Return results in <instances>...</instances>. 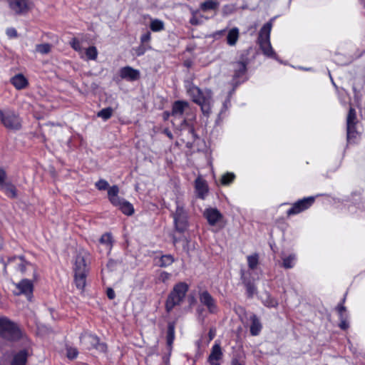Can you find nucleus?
<instances>
[{"label": "nucleus", "mask_w": 365, "mask_h": 365, "mask_svg": "<svg viewBox=\"0 0 365 365\" xmlns=\"http://www.w3.org/2000/svg\"><path fill=\"white\" fill-rule=\"evenodd\" d=\"M113 112V108L110 107H108V108L101 110L98 113L97 115L98 117L103 118L104 120H107L112 116Z\"/></svg>", "instance_id": "obj_40"}, {"label": "nucleus", "mask_w": 365, "mask_h": 365, "mask_svg": "<svg viewBox=\"0 0 365 365\" xmlns=\"http://www.w3.org/2000/svg\"><path fill=\"white\" fill-rule=\"evenodd\" d=\"M176 208L171 215L173 218L174 227L180 233L185 232L189 227L188 212L185 209V203L180 197L175 200Z\"/></svg>", "instance_id": "obj_4"}, {"label": "nucleus", "mask_w": 365, "mask_h": 365, "mask_svg": "<svg viewBox=\"0 0 365 365\" xmlns=\"http://www.w3.org/2000/svg\"><path fill=\"white\" fill-rule=\"evenodd\" d=\"M189 22L192 26L202 24L203 23V16L199 14L195 16H191Z\"/></svg>", "instance_id": "obj_44"}, {"label": "nucleus", "mask_w": 365, "mask_h": 365, "mask_svg": "<svg viewBox=\"0 0 365 365\" xmlns=\"http://www.w3.org/2000/svg\"><path fill=\"white\" fill-rule=\"evenodd\" d=\"M230 365H242L237 359H232Z\"/></svg>", "instance_id": "obj_57"}, {"label": "nucleus", "mask_w": 365, "mask_h": 365, "mask_svg": "<svg viewBox=\"0 0 365 365\" xmlns=\"http://www.w3.org/2000/svg\"><path fill=\"white\" fill-rule=\"evenodd\" d=\"M9 9L18 16L26 15L34 7L33 0H8Z\"/></svg>", "instance_id": "obj_9"}, {"label": "nucleus", "mask_w": 365, "mask_h": 365, "mask_svg": "<svg viewBox=\"0 0 365 365\" xmlns=\"http://www.w3.org/2000/svg\"><path fill=\"white\" fill-rule=\"evenodd\" d=\"M188 289L189 285L186 282H181L175 284L165 302V310L168 313L171 312L175 307L181 304Z\"/></svg>", "instance_id": "obj_5"}, {"label": "nucleus", "mask_w": 365, "mask_h": 365, "mask_svg": "<svg viewBox=\"0 0 365 365\" xmlns=\"http://www.w3.org/2000/svg\"><path fill=\"white\" fill-rule=\"evenodd\" d=\"M356 110L353 108H350L346 118V126L347 125H356Z\"/></svg>", "instance_id": "obj_37"}, {"label": "nucleus", "mask_w": 365, "mask_h": 365, "mask_svg": "<svg viewBox=\"0 0 365 365\" xmlns=\"http://www.w3.org/2000/svg\"><path fill=\"white\" fill-rule=\"evenodd\" d=\"M0 122L9 130H18L21 128L20 117L12 110H0Z\"/></svg>", "instance_id": "obj_8"}, {"label": "nucleus", "mask_w": 365, "mask_h": 365, "mask_svg": "<svg viewBox=\"0 0 365 365\" xmlns=\"http://www.w3.org/2000/svg\"><path fill=\"white\" fill-rule=\"evenodd\" d=\"M6 34L10 38H16L18 36L16 30L13 27L8 28L6 31Z\"/></svg>", "instance_id": "obj_48"}, {"label": "nucleus", "mask_w": 365, "mask_h": 365, "mask_svg": "<svg viewBox=\"0 0 365 365\" xmlns=\"http://www.w3.org/2000/svg\"><path fill=\"white\" fill-rule=\"evenodd\" d=\"M29 352L26 349H22L13 356L10 365H26Z\"/></svg>", "instance_id": "obj_21"}, {"label": "nucleus", "mask_w": 365, "mask_h": 365, "mask_svg": "<svg viewBox=\"0 0 365 365\" xmlns=\"http://www.w3.org/2000/svg\"><path fill=\"white\" fill-rule=\"evenodd\" d=\"M223 352L220 343L215 341L211 349L207 361L210 365H220V360L222 359Z\"/></svg>", "instance_id": "obj_18"}, {"label": "nucleus", "mask_w": 365, "mask_h": 365, "mask_svg": "<svg viewBox=\"0 0 365 365\" xmlns=\"http://www.w3.org/2000/svg\"><path fill=\"white\" fill-rule=\"evenodd\" d=\"M220 2L215 0H207L200 5V9L203 12L215 11L218 9Z\"/></svg>", "instance_id": "obj_27"}, {"label": "nucleus", "mask_w": 365, "mask_h": 365, "mask_svg": "<svg viewBox=\"0 0 365 365\" xmlns=\"http://www.w3.org/2000/svg\"><path fill=\"white\" fill-rule=\"evenodd\" d=\"M86 56L88 60H96L98 56V50L96 46H91L86 49Z\"/></svg>", "instance_id": "obj_38"}, {"label": "nucleus", "mask_w": 365, "mask_h": 365, "mask_svg": "<svg viewBox=\"0 0 365 365\" xmlns=\"http://www.w3.org/2000/svg\"><path fill=\"white\" fill-rule=\"evenodd\" d=\"M51 46L49 43L37 44L36 51L41 54H47L51 51Z\"/></svg>", "instance_id": "obj_41"}, {"label": "nucleus", "mask_w": 365, "mask_h": 365, "mask_svg": "<svg viewBox=\"0 0 365 365\" xmlns=\"http://www.w3.org/2000/svg\"><path fill=\"white\" fill-rule=\"evenodd\" d=\"M315 200V197L310 196L304 197L295 202L291 208L287 211L288 216L297 215L310 207Z\"/></svg>", "instance_id": "obj_10"}, {"label": "nucleus", "mask_w": 365, "mask_h": 365, "mask_svg": "<svg viewBox=\"0 0 365 365\" xmlns=\"http://www.w3.org/2000/svg\"><path fill=\"white\" fill-rule=\"evenodd\" d=\"M175 259L173 255H162L159 259V266L161 267H165L174 262Z\"/></svg>", "instance_id": "obj_33"}, {"label": "nucleus", "mask_w": 365, "mask_h": 365, "mask_svg": "<svg viewBox=\"0 0 365 365\" xmlns=\"http://www.w3.org/2000/svg\"><path fill=\"white\" fill-rule=\"evenodd\" d=\"M251 325L250 327V334L252 336H257L259 334L262 325L259 319L255 315L250 316Z\"/></svg>", "instance_id": "obj_23"}, {"label": "nucleus", "mask_w": 365, "mask_h": 365, "mask_svg": "<svg viewBox=\"0 0 365 365\" xmlns=\"http://www.w3.org/2000/svg\"><path fill=\"white\" fill-rule=\"evenodd\" d=\"M7 197L14 199L17 197V190L14 185L10 182H6L5 184L0 187Z\"/></svg>", "instance_id": "obj_25"}, {"label": "nucleus", "mask_w": 365, "mask_h": 365, "mask_svg": "<svg viewBox=\"0 0 365 365\" xmlns=\"http://www.w3.org/2000/svg\"><path fill=\"white\" fill-rule=\"evenodd\" d=\"M151 38V34L150 32L147 31L145 34H143L140 37V41L142 44H144L147 42H148Z\"/></svg>", "instance_id": "obj_49"}, {"label": "nucleus", "mask_w": 365, "mask_h": 365, "mask_svg": "<svg viewBox=\"0 0 365 365\" xmlns=\"http://www.w3.org/2000/svg\"><path fill=\"white\" fill-rule=\"evenodd\" d=\"M199 300L202 304L205 306L210 313H215L218 310L216 300L207 291L204 290L199 293Z\"/></svg>", "instance_id": "obj_13"}, {"label": "nucleus", "mask_w": 365, "mask_h": 365, "mask_svg": "<svg viewBox=\"0 0 365 365\" xmlns=\"http://www.w3.org/2000/svg\"><path fill=\"white\" fill-rule=\"evenodd\" d=\"M180 128L181 130H187L192 140H195L197 138L192 123L187 121L186 119H183L181 121Z\"/></svg>", "instance_id": "obj_28"}, {"label": "nucleus", "mask_w": 365, "mask_h": 365, "mask_svg": "<svg viewBox=\"0 0 365 365\" xmlns=\"http://www.w3.org/2000/svg\"><path fill=\"white\" fill-rule=\"evenodd\" d=\"M106 294L108 299H113L115 297V294L112 288H108L106 290Z\"/></svg>", "instance_id": "obj_51"}, {"label": "nucleus", "mask_w": 365, "mask_h": 365, "mask_svg": "<svg viewBox=\"0 0 365 365\" xmlns=\"http://www.w3.org/2000/svg\"><path fill=\"white\" fill-rule=\"evenodd\" d=\"M173 241L174 245H175L178 242V239L175 237H173Z\"/></svg>", "instance_id": "obj_58"}, {"label": "nucleus", "mask_w": 365, "mask_h": 365, "mask_svg": "<svg viewBox=\"0 0 365 365\" xmlns=\"http://www.w3.org/2000/svg\"><path fill=\"white\" fill-rule=\"evenodd\" d=\"M16 287L19 289L17 294H24L31 301L34 291V284L31 280L24 279L17 283Z\"/></svg>", "instance_id": "obj_14"}, {"label": "nucleus", "mask_w": 365, "mask_h": 365, "mask_svg": "<svg viewBox=\"0 0 365 365\" xmlns=\"http://www.w3.org/2000/svg\"><path fill=\"white\" fill-rule=\"evenodd\" d=\"M148 48H150V47L141 43V45L135 48L136 56H143Z\"/></svg>", "instance_id": "obj_45"}, {"label": "nucleus", "mask_w": 365, "mask_h": 365, "mask_svg": "<svg viewBox=\"0 0 365 365\" xmlns=\"http://www.w3.org/2000/svg\"><path fill=\"white\" fill-rule=\"evenodd\" d=\"M71 46L76 51L81 50V43L76 38H73L71 41Z\"/></svg>", "instance_id": "obj_46"}, {"label": "nucleus", "mask_w": 365, "mask_h": 365, "mask_svg": "<svg viewBox=\"0 0 365 365\" xmlns=\"http://www.w3.org/2000/svg\"><path fill=\"white\" fill-rule=\"evenodd\" d=\"M235 179V175L233 173H226L223 174L220 179V183L222 185L227 186L230 185Z\"/></svg>", "instance_id": "obj_32"}, {"label": "nucleus", "mask_w": 365, "mask_h": 365, "mask_svg": "<svg viewBox=\"0 0 365 365\" xmlns=\"http://www.w3.org/2000/svg\"><path fill=\"white\" fill-rule=\"evenodd\" d=\"M266 306L269 307H276L277 306V302L274 299H271L269 302H267L266 304Z\"/></svg>", "instance_id": "obj_52"}, {"label": "nucleus", "mask_w": 365, "mask_h": 365, "mask_svg": "<svg viewBox=\"0 0 365 365\" xmlns=\"http://www.w3.org/2000/svg\"><path fill=\"white\" fill-rule=\"evenodd\" d=\"M96 187L99 190H109L110 187H109L108 182L103 179H101L98 181H97L95 184Z\"/></svg>", "instance_id": "obj_43"}, {"label": "nucleus", "mask_w": 365, "mask_h": 365, "mask_svg": "<svg viewBox=\"0 0 365 365\" xmlns=\"http://www.w3.org/2000/svg\"><path fill=\"white\" fill-rule=\"evenodd\" d=\"M247 259L249 268L251 269H255L257 267L259 262L258 255L255 253L254 255H249L247 256Z\"/></svg>", "instance_id": "obj_39"}, {"label": "nucleus", "mask_w": 365, "mask_h": 365, "mask_svg": "<svg viewBox=\"0 0 365 365\" xmlns=\"http://www.w3.org/2000/svg\"><path fill=\"white\" fill-rule=\"evenodd\" d=\"M203 216L211 226H215L223 217L222 213L214 207L206 208L203 212Z\"/></svg>", "instance_id": "obj_17"}, {"label": "nucleus", "mask_w": 365, "mask_h": 365, "mask_svg": "<svg viewBox=\"0 0 365 365\" xmlns=\"http://www.w3.org/2000/svg\"><path fill=\"white\" fill-rule=\"evenodd\" d=\"M355 126L356 125L346 126L347 140L349 143H356L359 138V133L356 131Z\"/></svg>", "instance_id": "obj_30"}, {"label": "nucleus", "mask_w": 365, "mask_h": 365, "mask_svg": "<svg viewBox=\"0 0 365 365\" xmlns=\"http://www.w3.org/2000/svg\"><path fill=\"white\" fill-rule=\"evenodd\" d=\"M11 83L17 90H21L27 86L28 81L23 74L19 73L11 78Z\"/></svg>", "instance_id": "obj_22"}, {"label": "nucleus", "mask_w": 365, "mask_h": 365, "mask_svg": "<svg viewBox=\"0 0 365 365\" xmlns=\"http://www.w3.org/2000/svg\"><path fill=\"white\" fill-rule=\"evenodd\" d=\"M100 242L105 245L110 250L113 247V237L110 232L103 234L100 238Z\"/></svg>", "instance_id": "obj_35"}, {"label": "nucleus", "mask_w": 365, "mask_h": 365, "mask_svg": "<svg viewBox=\"0 0 365 365\" xmlns=\"http://www.w3.org/2000/svg\"><path fill=\"white\" fill-rule=\"evenodd\" d=\"M150 28L153 32H158L164 29V23L163 21L155 19L150 21Z\"/></svg>", "instance_id": "obj_34"}, {"label": "nucleus", "mask_w": 365, "mask_h": 365, "mask_svg": "<svg viewBox=\"0 0 365 365\" xmlns=\"http://www.w3.org/2000/svg\"><path fill=\"white\" fill-rule=\"evenodd\" d=\"M6 178V171L3 168H0V187L6 182L5 181Z\"/></svg>", "instance_id": "obj_50"}, {"label": "nucleus", "mask_w": 365, "mask_h": 365, "mask_svg": "<svg viewBox=\"0 0 365 365\" xmlns=\"http://www.w3.org/2000/svg\"><path fill=\"white\" fill-rule=\"evenodd\" d=\"M16 258L19 259V263L17 264L16 269L21 273H24L27 266H32V264L25 259V257L22 255L16 257Z\"/></svg>", "instance_id": "obj_36"}, {"label": "nucleus", "mask_w": 365, "mask_h": 365, "mask_svg": "<svg viewBox=\"0 0 365 365\" xmlns=\"http://www.w3.org/2000/svg\"><path fill=\"white\" fill-rule=\"evenodd\" d=\"M87 253L80 252L75 258L73 266L74 282L78 289L83 290L86 284V277L88 267L86 263Z\"/></svg>", "instance_id": "obj_2"}, {"label": "nucleus", "mask_w": 365, "mask_h": 365, "mask_svg": "<svg viewBox=\"0 0 365 365\" xmlns=\"http://www.w3.org/2000/svg\"><path fill=\"white\" fill-rule=\"evenodd\" d=\"M81 343L85 346L87 349H100L103 351L105 349V344H100L99 339L97 336L88 333L82 334L80 336Z\"/></svg>", "instance_id": "obj_11"}, {"label": "nucleus", "mask_w": 365, "mask_h": 365, "mask_svg": "<svg viewBox=\"0 0 365 365\" xmlns=\"http://www.w3.org/2000/svg\"><path fill=\"white\" fill-rule=\"evenodd\" d=\"M337 309L340 319V323L339 326L341 329L346 330L349 327L348 322V315L346 313V308L343 305H339Z\"/></svg>", "instance_id": "obj_24"}, {"label": "nucleus", "mask_w": 365, "mask_h": 365, "mask_svg": "<svg viewBox=\"0 0 365 365\" xmlns=\"http://www.w3.org/2000/svg\"><path fill=\"white\" fill-rule=\"evenodd\" d=\"M273 21L274 19H270L261 28L259 32L258 43L264 56L282 63V61L278 59L277 55L272 48L270 43V33L272 28Z\"/></svg>", "instance_id": "obj_3"}, {"label": "nucleus", "mask_w": 365, "mask_h": 365, "mask_svg": "<svg viewBox=\"0 0 365 365\" xmlns=\"http://www.w3.org/2000/svg\"><path fill=\"white\" fill-rule=\"evenodd\" d=\"M119 188L117 185L111 186L108 191V197L110 203L118 207L125 215L130 216L134 213L133 205L126 200L118 196Z\"/></svg>", "instance_id": "obj_6"}, {"label": "nucleus", "mask_w": 365, "mask_h": 365, "mask_svg": "<svg viewBox=\"0 0 365 365\" xmlns=\"http://www.w3.org/2000/svg\"><path fill=\"white\" fill-rule=\"evenodd\" d=\"M195 191L197 197L201 200H204L209 192L207 181L200 176L195 180Z\"/></svg>", "instance_id": "obj_16"}, {"label": "nucleus", "mask_w": 365, "mask_h": 365, "mask_svg": "<svg viewBox=\"0 0 365 365\" xmlns=\"http://www.w3.org/2000/svg\"><path fill=\"white\" fill-rule=\"evenodd\" d=\"M361 2L364 1V0H360Z\"/></svg>", "instance_id": "obj_60"}, {"label": "nucleus", "mask_w": 365, "mask_h": 365, "mask_svg": "<svg viewBox=\"0 0 365 365\" xmlns=\"http://www.w3.org/2000/svg\"><path fill=\"white\" fill-rule=\"evenodd\" d=\"M226 32V29H222V30H220V31H217L214 34V36H216L217 35L218 36H222L224 35V34Z\"/></svg>", "instance_id": "obj_55"}, {"label": "nucleus", "mask_w": 365, "mask_h": 365, "mask_svg": "<svg viewBox=\"0 0 365 365\" xmlns=\"http://www.w3.org/2000/svg\"><path fill=\"white\" fill-rule=\"evenodd\" d=\"M120 77L127 81H135L140 77V71L127 66L119 70Z\"/></svg>", "instance_id": "obj_15"}, {"label": "nucleus", "mask_w": 365, "mask_h": 365, "mask_svg": "<svg viewBox=\"0 0 365 365\" xmlns=\"http://www.w3.org/2000/svg\"><path fill=\"white\" fill-rule=\"evenodd\" d=\"M189 108V103L185 101H176L173 103L171 115L175 118H180Z\"/></svg>", "instance_id": "obj_19"}, {"label": "nucleus", "mask_w": 365, "mask_h": 365, "mask_svg": "<svg viewBox=\"0 0 365 365\" xmlns=\"http://www.w3.org/2000/svg\"><path fill=\"white\" fill-rule=\"evenodd\" d=\"M297 256L295 254H290L289 255L282 258V267L285 269L293 268L296 264Z\"/></svg>", "instance_id": "obj_31"}, {"label": "nucleus", "mask_w": 365, "mask_h": 365, "mask_svg": "<svg viewBox=\"0 0 365 365\" xmlns=\"http://www.w3.org/2000/svg\"><path fill=\"white\" fill-rule=\"evenodd\" d=\"M234 74L232 84L235 86L243 82L247 72V63L243 61H237L232 64Z\"/></svg>", "instance_id": "obj_12"}, {"label": "nucleus", "mask_w": 365, "mask_h": 365, "mask_svg": "<svg viewBox=\"0 0 365 365\" xmlns=\"http://www.w3.org/2000/svg\"><path fill=\"white\" fill-rule=\"evenodd\" d=\"M329 76H330V78H331V80L332 84H333L335 87H336V86L335 83L334 82V81H333V79H332L331 76V74H330V73H329Z\"/></svg>", "instance_id": "obj_59"}, {"label": "nucleus", "mask_w": 365, "mask_h": 365, "mask_svg": "<svg viewBox=\"0 0 365 365\" xmlns=\"http://www.w3.org/2000/svg\"><path fill=\"white\" fill-rule=\"evenodd\" d=\"M175 322H169L168 323L166 339H167V344L170 349H171L172 345L174 341V339H175Z\"/></svg>", "instance_id": "obj_29"}, {"label": "nucleus", "mask_w": 365, "mask_h": 365, "mask_svg": "<svg viewBox=\"0 0 365 365\" xmlns=\"http://www.w3.org/2000/svg\"><path fill=\"white\" fill-rule=\"evenodd\" d=\"M78 351L76 348L68 346L66 348V356L69 359H74L78 356Z\"/></svg>", "instance_id": "obj_42"}, {"label": "nucleus", "mask_w": 365, "mask_h": 365, "mask_svg": "<svg viewBox=\"0 0 365 365\" xmlns=\"http://www.w3.org/2000/svg\"><path fill=\"white\" fill-rule=\"evenodd\" d=\"M240 36V31L237 27H234L229 30L227 35V43L229 46H235Z\"/></svg>", "instance_id": "obj_26"}, {"label": "nucleus", "mask_w": 365, "mask_h": 365, "mask_svg": "<svg viewBox=\"0 0 365 365\" xmlns=\"http://www.w3.org/2000/svg\"><path fill=\"white\" fill-rule=\"evenodd\" d=\"M0 336L9 341L20 339L21 332L18 326L6 317H0Z\"/></svg>", "instance_id": "obj_7"}, {"label": "nucleus", "mask_w": 365, "mask_h": 365, "mask_svg": "<svg viewBox=\"0 0 365 365\" xmlns=\"http://www.w3.org/2000/svg\"><path fill=\"white\" fill-rule=\"evenodd\" d=\"M216 331L215 329L211 328L209 331L208 336H209V341H212L214 337L215 336Z\"/></svg>", "instance_id": "obj_53"}, {"label": "nucleus", "mask_w": 365, "mask_h": 365, "mask_svg": "<svg viewBox=\"0 0 365 365\" xmlns=\"http://www.w3.org/2000/svg\"><path fill=\"white\" fill-rule=\"evenodd\" d=\"M164 133L170 138V139H173V135L172 134V133L168 130V129H165L164 130Z\"/></svg>", "instance_id": "obj_54"}, {"label": "nucleus", "mask_w": 365, "mask_h": 365, "mask_svg": "<svg viewBox=\"0 0 365 365\" xmlns=\"http://www.w3.org/2000/svg\"><path fill=\"white\" fill-rule=\"evenodd\" d=\"M170 277V274L167 272H161L158 276V279L162 282H166L168 280H169Z\"/></svg>", "instance_id": "obj_47"}, {"label": "nucleus", "mask_w": 365, "mask_h": 365, "mask_svg": "<svg viewBox=\"0 0 365 365\" xmlns=\"http://www.w3.org/2000/svg\"><path fill=\"white\" fill-rule=\"evenodd\" d=\"M186 88L192 101L199 105L203 115L208 117L211 113L212 103L211 91L208 89L202 91L192 83H188L187 85H186Z\"/></svg>", "instance_id": "obj_1"}, {"label": "nucleus", "mask_w": 365, "mask_h": 365, "mask_svg": "<svg viewBox=\"0 0 365 365\" xmlns=\"http://www.w3.org/2000/svg\"><path fill=\"white\" fill-rule=\"evenodd\" d=\"M190 13H191L192 16H195L199 15V10L190 9Z\"/></svg>", "instance_id": "obj_56"}, {"label": "nucleus", "mask_w": 365, "mask_h": 365, "mask_svg": "<svg viewBox=\"0 0 365 365\" xmlns=\"http://www.w3.org/2000/svg\"><path fill=\"white\" fill-rule=\"evenodd\" d=\"M241 279L242 284L246 287L247 297L249 298H252L257 291V288L254 282L245 275L244 271L242 270L241 271Z\"/></svg>", "instance_id": "obj_20"}]
</instances>
